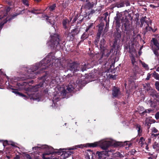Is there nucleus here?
Masks as SVG:
<instances>
[{
    "mask_svg": "<svg viewBox=\"0 0 159 159\" xmlns=\"http://www.w3.org/2000/svg\"><path fill=\"white\" fill-rule=\"evenodd\" d=\"M52 53H49L42 60L40 63H37L35 66H32L31 69L28 71V74L27 75H28L29 77H27V78H34V76L32 75H29V73H30L31 74H33V73H34V72L37 70L39 69L40 70H43L46 69L49 66H50L51 64L49 63H50L51 61L50 59L52 58Z\"/></svg>",
    "mask_w": 159,
    "mask_h": 159,
    "instance_id": "nucleus-1",
    "label": "nucleus"
},
{
    "mask_svg": "<svg viewBox=\"0 0 159 159\" xmlns=\"http://www.w3.org/2000/svg\"><path fill=\"white\" fill-rule=\"evenodd\" d=\"M44 17L45 18L50 24L52 25L50 29L52 32V31H50L49 32L50 34H51L50 37V40L48 42L47 44L51 48H55L59 44V39L58 35L57 34H54V36L52 35V34L56 30L54 27L53 26L54 25V16L49 17L48 16H45Z\"/></svg>",
    "mask_w": 159,
    "mask_h": 159,
    "instance_id": "nucleus-2",
    "label": "nucleus"
},
{
    "mask_svg": "<svg viewBox=\"0 0 159 159\" xmlns=\"http://www.w3.org/2000/svg\"><path fill=\"white\" fill-rule=\"evenodd\" d=\"M112 142L107 139L101 140L98 142L92 143H87L84 144H80L73 147L72 148H70L69 150L77 149L78 148H83L84 147H96L97 146H100L103 150H106L110 146L112 145Z\"/></svg>",
    "mask_w": 159,
    "mask_h": 159,
    "instance_id": "nucleus-3",
    "label": "nucleus"
},
{
    "mask_svg": "<svg viewBox=\"0 0 159 159\" xmlns=\"http://www.w3.org/2000/svg\"><path fill=\"white\" fill-rule=\"evenodd\" d=\"M41 149H45L47 152H45L43 154L42 158L43 159H56V158H52L51 157H49L53 152L52 150L53 148L51 147L48 146L46 145H42L41 147H33L32 149L34 150L39 151Z\"/></svg>",
    "mask_w": 159,
    "mask_h": 159,
    "instance_id": "nucleus-4",
    "label": "nucleus"
},
{
    "mask_svg": "<svg viewBox=\"0 0 159 159\" xmlns=\"http://www.w3.org/2000/svg\"><path fill=\"white\" fill-rule=\"evenodd\" d=\"M105 41L104 39L101 40L100 47L102 56L108 57L111 53V51L105 48Z\"/></svg>",
    "mask_w": 159,
    "mask_h": 159,
    "instance_id": "nucleus-5",
    "label": "nucleus"
},
{
    "mask_svg": "<svg viewBox=\"0 0 159 159\" xmlns=\"http://www.w3.org/2000/svg\"><path fill=\"white\" fill-rule=\"evenodd\" d=\"M61 149L60 150H58L57 151L54 152V149L53 148V150H52L53 152H52L50 155H52L54 153H57L58 155H61V158L65 159L68 157L69 155H71L72 153V152L69 150L60 152Z\"/></svg>",
    "mask_w": 159,
    "mask_h": 159,
    "instance_id": "nucleus-6",
    "label": "nucleus"
},
{
    "mask_svg": "<svg viewBox=\"0 0 159 159\" xmlns=\"http://www.w3.org/2000/svg\"><path fill=\"white\" fill-rule=\"evenodd\" d=\"M152 42L153 43V45L152 47V49L155 55L158 56V53L157 51L159 50V43L157 40L154 38H152Z\"/></svg>",
    "mask_w": 159,
    "mask_h": 159,
    "instance_id": "nucleus-7",
    "label": "nucleus"
},
{
    "mask_svg": "<svg viewBox=\"0 0 159 159\" xmlns=\"http://www.w3.org/2000/svg\"><path fill=\"white\" fill-rule=\"evenodd\" d=\"M132 65L134 66V67L136 70H137L138 68V60L137 58H135L134 56H132L131 54V56L130 57Z\"/></svg>",
    "mask_w": 159,
    "mask_h": 159,
    "instance_id": "nucleus-8",
    "label": "nucleus"
},
{
    "mask_svg": "<svg viewBox=\"0 0 159 159\" xmlns=\"http://www.w3.org/2000/svg\"><path fill=\"white\" fill-rule=\"evenodd\" d=\"M77 86V85L74 83L71 82L70 84L68 85L67 88V89L69 92H71L74 89H75Z\"/></svg>",
    "mask_w": 159,
    "mask_h": 159,
    "instance_id": "nucleus-9",
    "label": "nucleus"
},
{
    "mask_svg": "<svg viewBox=\"0 0 159 159\" xmlns=\"http://www.w3.org/2000/svg\"><path fill=\"white\" fill-rule=\"evenodd\" d=\"M122 14L121 13H117L116 14V17H115L116 23L117 25L120 24V21H122L123 20V17H122Z\"/></svg>",
    "mask_w": 159,
    "mask_h": 159,
    "instance_id": "nucleus-10",
    "label": "nucleus"
},
{
    "mask_svg": "<svg viewBox=\"0 0 159 159\" xmlns=\"http://www.w3.org/2000/svg\"><path fill=\"white\" fill-rule=\"evenodd\" d=\"M29 97L30 99H33L34 100H35L37 102L40 101V99L38 97L37 95L35 93L28 94Z\"/></svg>",
    "mask_w": 159,
    "mask_h": 159,
    "instance_id": "nucleus-11",
    "label": "nucleus"
},
{
    "mask_svg": "<svg viewBox=\"0 0 159 159\" xmlns=\"http://www.w3.org/2000/svg\"><path fill=\"white\" fill-rule=\"evenodd\" d=\"M139 143L141 144V146H143V148H145L146 150H148V145L145 142V139L143 137H141L140 139Z\"/></svg>",
    "mask_w": 159,
    "mask_h": 159,
    "instance_id": "nucleus-12",
    "label": "nucleus"
},
{
    "mask_svg": "<svg viewBox=\"0 0 159 159\" xmlns=\"http://www.w3.org/2000/svg\"><path fill=\"white\" fill-rule=\"evenodd\" d=\"M97 154H98L99 158L100 159H105L106 158V152L102 151L101 152H97Z\"/></svg>",
    "mask_w": 159,
    "mask_h": 159,
    "instance_id": "nucleus-13",
    "label": "nucleus"
},
{
    "mask_svg": "<svg viewBox=\"0 0 159 159\" xmlns=\"http://www.w3.org/2000/svg\"><path fill=\"white\" fill-rule=\"evenodd\" d=\"M97 2H88L84 6V7L85 8L89 9L90 8L93 7L94 5H95Z\"/></svg>",
    "mask_w": 159,
    "mask_h": 159,
    "instance_id": "nucleus-14",
    "label": "nucleus"
},
{
    "mask_svg": "<svg viewBox=\"0 0 159 159\" xmlns=\"http://www.w3.org/2000/svg\"><path fill=\"white\" fill-rule=\"evenodd\" d=\"M120 94L119 89L116 88H114L112 91V95L114 97H118Z\"/></svg>",
    "mask_w": 159,
    "mask_h": 159,
    "instance_id": "nucleus-15",
    "label": "nucleus"
},
{
    "mask_svg": "<svg viewBox=\"0 0 159 159\" xmlns=\"http://www.w3.org/2000/svg\"><path fill=\"white\" fill-rule=\"evenodd\" d=\"M59 100V98L57 96H54L53 98L52 99V101L53 102V103L54 104V105H52V106L53 107H54V108L56 107V104H55V103L58 101Z\"/></svg>",
    "mask_w": 159,
    "mask_h": 159,
    "instance_id": "nucleus-16",
    "label": "nucleus"
},
{
    "mask_svg": "<svg viewBox=\"0 0 159 159\" xmlns=\"http://www.w3.org/2000/svg\"><path fill=\"white\" fill-rule=\"evenodd\" d=\"M69 20L67 19H64L62 22L63 26L65 29H66L68 26L69 23Z\"/></svg>",
    "mask_w": 159,
    "mask_h": 159,
    "instance_id": "nucleus-17",
    "label": "nucleus"
},
{
    "mask_svg": "<svg viewBox=\"0 0 159 159\" xmlns=\"http://www.w3.org/2000/svg\"><path fill=\"white\" fill-rule=\"evenodd\" d=\"M12 92L14 93L16 95H18L19 96H20L24 98L25 99H26L28 98L25 95L20 93H19V92H17L16 90H14L12 91Z\"/></svg>",
    "mask_w": 159,
    "mask_h": 159,
    "instance_id": "nucleus-18",
    "label": "nucleus"
},
{
    "mask_svg": "<svg viewBox=\"0 0 159 159\" xmlns=\"http://www.w3.org/2000/svg\"><path fill=\"white\" fill-rule=\"evenodd\" d=\"M146 29L147 31H152L153 32H155L157 30V28L154 27V29H153L151 27L149 26L148 25V26L146 27Z\"/></svg>",
    "mask_w": 159,
    "mask_h": 159,
    "instance_id": "nucleus-19",
    "label": "nucleus"
},
{
    "mask_svg": "<svg viewBox=\"0 0 159 159\" xmlns=\"http://www.w3.org/2000/svg\"><path fill=\"white\" fill-rule=\"evenodd\" d=\"M136 129L138 131V134L139 135H141V133L142 132V130L141 129L140 126L139 125H137L136 126Z\"/></svg>",
    "mask_w": 159,
    "mask_h": 159,
    "instance_id": "nucleus-20",
    "label": "nucleus"
},
{
    "mask_svg": "<svg viewBox=\"0 0 159 159\" xmlns=\"http://www.w3.org/2000/svg\"><path fill=\"white\" fill-rule=\"evenodd\" d=\"M103 28V26L102 25H100L99 26V28L98 30V33L97 34V36L99 38L101 34V31L102 30Z\"/></svg>",
    "mask_w": 159,
    "mask_h": 159,
    "instance_id": "nucleus-21",
    "label": "nucleus"
},
{
    "mask_svg": "<svg viewBox=\"0 0 159 159\" xmlns=\"http://www.w3.org/2000/svg\"><path fill=\"white\" fill-rule=\"evenodd\" d=\"M7 144H11L12 146L15 147V143L13 142H8L7 141L5 140L3 143V145L4 146H6V145Z\"/></svg>",
    "mask_w": 159,
    "mask_h": 159,
    "instance_id": "nucleus-22",
    "label": "nucleus"
},
{
    "mask_svg": "<svg viewBox=\"0 0 159 159\" xmlns=\"http://www.w3.org/2000/svg\"><path fill=\"white\" fill-rule=\"evenodd\" d=\"M71 66H72L71 70L73 71V73L76 72L77 70L76 69H75V68H76L77 66L76 65L72 64L71 65Z\"/></svg>",
    "mask_w": 159,
    "mask_h": 159,
    "instance_id": "nucleus-23",
    "label": "nucleus"
},
{
    "mask_svg": "<svg viewBox=\"0 0 159 159\" xmlns=\"http://www.w3.org/2000/svg\"><path fill=\"white\" fill-rule=\"evenodd\" d=\"M59 90V92H61V94L65 95L66 94V91L63 88H60V90Z\"/></svg>",
    "mask_w": 159,
    "mask_h": 159,
    "instance_id": "nucleus-24",
    "label": "nucleus"
},
{
    "mask_svg": "<svg viewBox=\"0 0 159 159\" xmlns=\"http://www.w3.org/2000/svg\"><path fill=\"white\" fill-rule=\"evenodd\" d=\"M137 86H138L137 85H136L134 82L131 83V84L129 85V87H130L131 89H136Z\"/></svg>",
    "mask_w": 159,
    "mask_h": 159,
    "instance_id": "nucleus-25",
    "label": "nucleus"
},
{
    "mask_svg": "<svg viewBox=\"0 0 159 159\" xmlns=\"http://www.w3.org/2000/svg\"><path fill=\"white\" fill-rule=\"evenodd\" d=\"M144 89L146 90H148L150 89V85L149 84H143Z\"/></svg>",
    "mask_w": 159,
    "mask_h": 159,
    "instance_id": "nucleus-26",
    "label": "nucleus"
},
{
    "mask_svg": "<svg viewBox=\"0 0 159 159\" xmlns=\"http://www.w3.org/2000/svg\"><path fill=\"white\" fill-rule=\"evenodd\" d=\"M90 67H88V66L87 67V66L86 64H84V65L82 66L81 67V70L82 71H84L86 70V69H88Z\"/></svg>",
    "mask_w": 159,
    "mask_h": 159,
    "instance_id": "nucleus-27",
    "label": "nucleus"
},
{
    "mask_svg": "<svg viewBox=\"0 0 159 159\" xmlns=\"http://www.w3.org/2000/svg\"><path fill=\"white\" fill-rule=\"evenodd\" d=\"M139 62L141 63L143 66L144 67L146 70H148L149 69V68L148 65L143 62H141L140 61H139Z\"/></svg>",
    "mask_w": 159,
    "mask_h": 159,
    "instance_id": "nucleus-28",
    "label": "nucleus"
},
{
    "mask_svg": "<svg viewBox=\"0 0 159 159\" xmlns=\"http://www.w3.org/2000/svg\"><path fill=\"white\" fill-rule=\"evenodd\" d=\"M116 7L118 8H120L123 7L124 6V4L123 2H120L117 3L116 5Z\"/></svg>",
    "mask_w": 159,
    "mask_h": 159,
    "instance_id": "nucleus-29",
    "label": "nucleus"
},
{
    "mask_svg": "<svg viewBox=\"0 0 159 159\" xmlns=\"http://www.w3.org/2000/svg\"><path fill=\"white\" fill-rule=\"evenodd\" d=\"M153 148L156 149V150H158L159 149V146L158 144L155 143L153 145Z\"/></svg>",
    "mask_w": 159,
    "mask_h": 159,
    "instance_id": "nucleus-30",
    "label": "nucleus"
},
{
    "mask_svg": "<svg viewBox=\"0 0 159 159\" xmlns=\"http://www.w3.org/2000/svg\"><path fill=\"white\" fill-rule=\"evenodd\" d=\"M56 7L55 4H53L51 6L49 7V9L50 11H52L54 10Z\"/></svg>",
    "mask_w": 159,
    "mask_h": 159,
    "instance_id": "nucleus-31",
    "label": "nucleus"
},
{
    "mask_svg": "<svg viewBox=\"0 0 159 159\" xmlns=\"http://www.w3.org/2000/svg\"><path fill=\"white\" fill-rule=\"evenodd\" d=\"M153 75H154V78L156 79V80H159V76L158 75V74L156 72H155L153 73Z\"/></svg>",
    "mask_w": 159,
    "mask_h": 159,
    "instance_id": "nucleus-32",
    "label": "nucleus"
},
{
    "mask_svg": "<svg viewBox=\"0 0 159 159\" xmlns=\"http://www.w3.org/2000/svg\"><path fill=\"white\" fill-rule=\"evenodd\" d=\"M52 59H50L51 61L50 62V63L51 64V65L50 66H51V65H52V64H53V62H54V60H55V57L53 56V54L52 53Z\"/></svg>",
    "mask_w": 159,
    "mask_h": 159,
    "instance_id": "nucleus-33",
    "label": "nucleus"
},
{
    "mask_svg": "<svg viewBox=\"0 0 159 159\" xmlns=\"http://www.w3.org/2000/svg\"><path fill=\"white\" fill-rule=\"evenodd\" d=\"M23 3L27 6H29L28 0H22Z\"/></svg>",
    "mask_w": 159,
    "mask_h": 159,
    "instance_id": "nucleus-34",
    "label": "nucleus"
},
{
    "mask_svg": "<svg viewBox=\"0 0 159 159\" xmlns=\"http://www.w3.org/2000/svg\"><path fill=\"white\" fill-rule=\"evenodd\" d=\"M155 85L156 89L159 91V82L157 81L155 83Z\"/></svg>",
    "mask_w": 159,
    "mask_h": 159,
    "instance_id": "nucleus-35",
    "label": "nucleus"
},
{
    "mask_svg": "<svg viewBox=\"0 0 159 159\" xmlns=\"http://www.w3.org/2000/svg\"><path fill=\"white\" fill-rule=\"evenodd\" d=\"M146 18V16H144V17H143L141 19V24H143L144 22L145 21V22L147 23V21H145V19Z\"/></svg>",
    "mask_w": 159,
    "mask_h": 159,
    "instance_id": "nucleus-36",
    "label": "nucleus"
},
{
    "mask_svg": "<svg viewBox=\"0 0 159 159\" xmlns=\"http://www.w3.org/2000/svg\"><path fill=\"white\" fill-rule=\"evenodd\" d=\"M92 26L93 23H90L88 27L87 28L86 30V32H87L89 30V29L92 27Z\"/></svg>",
    "mask_w": 159,
    "mask_h": 159,
    "instance_id": "nucleus-37",
    "label": "nucleus"
},
{
    "mask_svg": "<svg viewBox=\"0 0 159 159\" xmlns=\"http://www.w3.org/2000/svg\"><path fill=\"white\" fill-rule=\"evenodd\" d=\"M57 82L55 80H52L50 82V85H51L52 84H55Z\"/></svg>",
    "mask_w": 159,
    "mask_h": 159,
    "instance_id": "nucleus-38",
    "label": "nucleus"
},
{
    "mask_svg": "<svg viewBox=\"0 0 159 159\" xmlns=\"http://www.w3.org/2000/svg\"><path fill=\"white\" fill-rule=\"evenodd\" d=\"M155 118L157 119H159V112H157L155 115Z\"/></svg>",
    "mask_w": 159,
    "mask_h": 159,
    "instance_id": "nucleus-39",
    "label": "nucleus"
},
{
    "mask_svg": "<svg viewBox=\"0 0 159 159\" xmlns=\"http://www.w3.org/2000/svg\"><path fill=\"white\" fill-rule=\"evenodd\" d=\"M152 110H150V109H147L144 112H143V114H144V113L145 112H147V113H150Z\"/></svg>",
    "mask_w": 159,
    "mask_h": 159,
    "instance_id": "nucleus-40",
    "label": "nucleus"
},
{
    "mask_svg": "<svg viewBox=\"0 0 159 159\" xmlns=\"http://www.w3.org/2000/svg\"><path fill=\"white\" fill-rule=\"evenodd\" d=\"M25 157L26 158V159H30L31 158L30 155L28 154H26Z\"/></svg>",
    "mask_w": 159,
    "mask_h": 159,
    "instance_id": "nucleus-41",
    "label": "nucleus"
},
{
    "mask_svg": "<svg viewBox=\"0 0 159 159\" xmlns=\"http://www.w3.org/2000/svg\"><path fill=\"white\" fill-rule=\"evenodd\" d=\"M151 75L150 73H148L147 75V77L146 78V80H149L150 78Z\"/></svg>",
    "mask_w": 159,
    "mask_h": 159,
    "instance_id": "nucleus-42",
    "label": "nucleus"
},
{
    "mask_svg": "<svg viewBox=\"0 0 159 159\" xmlns=\"http://www.w3.org/2000/svg\"><path fill=\"white\" fill-rule=\"evenodd\" d=\"M152 137H157V136L158 137L159 136V134H152Z\"/></svg>",
    "mask_w": 159,
    "mask_h": 159,
    "instance_id": "nucleus-43",
    "label": "nucleus"
},
{
    "mask_svg": "<svg viewBox=\"0 0 159 159\" xmlns=\"http://www.w3.org/2000/svg\"><path fill=\"white\" fill-rule=\"evenodd\" d=\"M152 132L155 133L157 132V130L155 128H153L152 129Z\"/></svg>",
    "mask_w": 159,
    "mask_h": 159,
    "instance_id": "nucleus-44",
    "label": "nucleus"
},
{
    "mask_svg": "<svg viewBox=\"0 0 159 159\" xmlns=\"http://www.w3.org/2000/svg\"><path fill=\"white\" fill-rule=\"evenodd\" d=\"M87 37V36H86L85 35V33H84L83 35H82L81 37V39H84V38H86Z\"/></svg>",
    "mask_w": 159,
    "mask_h": 159,
    "instance_id": "nucleus-45",
    "label": "nucleus"
},
{
    "mask_svg": "<svg viewBox=\"0 0 159 159\" xmlns=\"http://www.w3.org/2000/svg\"><path fill=\"white\" fill-rule=\"evenodd\" d=\"M149 6L150 7H152L153 8H155L157 7V6H154L152 4H151L149 5Z\"/></svg>",
    "mask_w": 159,
    "mask_h": 159,
    "instance_id": "nucleus-46",
    "label": "nucleus"
},
{
    "mask_svg": "<svg viewBox=\"0 0 159 159\" xmlns=\"http://www.w3.org/2000/svg\"><path fill=\"white\" fill-rule=\"evenodd\" d=\"M4 14V12H1L0 13V19L2 18L3 17V16H2V15Z\"/></svg>",
    "mask_w": 159,
    "mask_h": 159,
    "instance_id": "nucleus-47",
    "label": "nucleus"
},
{
    "mask_svg": "<svg viewBox=\"0 0 159 159\" xmlns=\"http://www.w3.org/2000/svg\"><path fill=\"white\" fill-rule=\"evenodd\" d=\"M37 11V10L34 9V10H32V11H31L30 12H31V13H34V14H35L36 13H35V11Z\"/></svg>",
    "mask_w": 159,
    "mask_h": 159,
    "instance_id": "nucleus-48",
    "label": "nucleus"
},
{
    "mask_svg": "<svg viewBox=\"0 0 159 159\" xmlns=\"http://www.w3.org/2000/svg\"><path fill=\"white\" fill-rule=\"evenodd\" d=\"M116 76L115 75H111V78H112L113 80H114L116 79Z\"/></svg>",
    "mask_w": 159,
    "mask_h": 159,
    "instance_id": "nucleus-49",
    "label": "nucleus"
},
{
    "mask_svg": "<svg viewBox=\"0 0 159 159\" xmlns=\"http://www.w3.org/2000/svg\"><path fill=\"white\" fill-rule=\"evenodd\" d=\"M14 159H20V157L18 155H16Z\"/></svg>",
    "mask_w": 159,
    "mask_h": 159,
    "instance_id": "nucleus-50",
    "label": "nucleus"
},
{
    "mask_svg": "<svg viewBox=\"0 0 159 159\" xmlns=\"http://www.w3.org/2000/svg\"><path fill=\"white\" fill-rule=\"evenodd\" d=\"M128 142H125V143H126V145H129V147L130 145H131V144L130 143H129V142H128V143H127Z\"/></svg>",
    "mask_w": 159,
    "mask_h": 159,
    "instance_id": "nucleus-51",
    "label": "nucleus"
},
{
    "mask_svg": "<svg viewBox=\"0 0 159 159\" xmlns=\"http://www.w3.org/2000/svg\"><path fill=\"white\" fill-rule=\"evenodd\" d=\"M95 12V11L94 10H92L90 12V14H93Z\"/></svg>",
    "mask_w": 159,
    "mask_h": 159,
    "instance_id": "nucleus-52",
    "label": "nucleus"
},
{
    "mask_svg": "<svg viewBox=\"0 0 159 159\" xmlns=\"http://www.w3.org/2000/svg\"><path fill=\"white\" fill-rule=\"evenodd\" d=\"M151 106L152 107H154L155 106V105H153L152 104H152L151 105Z\"/></svg>",
    "mask_w": 159,
    "mask_h": 159,
    "instance_id": "nucleus-53",
    "label": "nucleus"
},
{
    "mask_svg": "<svg viewBox=\"0 0 159 159\" xmlns=\"http://www.w3.org/2000/svg\"><path fill=\"white\" fill-rule=\"evenodd\" d=\"M10 10V8H9V7L8 8L7 10V11H9Z\"/></svg>",
    "mask_w": 159,
    "mask_h": 159,
    "instance_id": "nucleus-54",
    "label": "nucleus"
},
{
    "mask_svg": "<svg viewBox=\"0 0 159 159\" xmlns=\"http://www.w3.org/2000/svg\"><path fill=\"white\" fill-rule=\"evenodd\" d=\"M148 142L149 143H150L151 142V139H148Z\"/></svg>",
    "mask_w": 159,
    "mask_h": 159,
    "instance_id": "nucleus-55",
    "label": "nucleus"
},
{
    "mask_svg": "<svg viewBox=\"0 0 159 159\" xmlns=\"http://www.w3.org/2000/svg\"><path fill=\"white\" fill-rule=\"evenodd\" d=\"M157 6V7H159V2L157 3V6Z\"/></svg>",
    "mask_w": 159,
    "mask_h": 159,
    "instance_id": "nucleus-56",
    "label": "nucleus"
},
{
    "mask_svg": "<svg viewBox=\"0 0 159 159\" xmlns=\"http://www.w3.org/2000/svg\"><path fill=\"white\" fill-rule=\"evenodd\" d=\"M148 159H153V158L151 157H149Z\"/></svg>",
    "mask_w": 159,
    "mask_h": 159,
    "instance_id": "nucleus-57",
    "label": "nucleus"
},
{
    "mask_svg": "<svg viewBox=\"0 0 159 159\" xmlns=\"http://www.w3.org/2000/svg\"><path fill=\"white\" fill-rule=\"evenodd\" d=\"M7 13H6V14H4V15H3V16H7Z\"/></svg>",
    "mask_w": 159,
    "mask_h": 159,
    "instance_id": "nucleus-58",
    "label": "nucleus"
},
{
    "mask_svg": "<svg viewBox=\"0 0 159 159\" xmlns=\"http://www.w3.org/2000/svg\"><path fill=\"white\" fill-rule=\"evenodd\" d=\"M95 44H97V41H95Z\"/></svg>",
    "mask_w": 159,
    "mask_h": 159,
    "instance_id": "nucleus-59",
    "label": "nucleus"
},
{
    "mask_svg": "<svg viewBox=\"0 0 159 159\" xmlns=\"http://www.w3.org/2000/svg\"><path fill=\"white\" fill-rule=\"evenodd\" d=\"M158 63H159V64H158V65L157 66H158V67H157L158 69H159V62H158Z\"/></svg>",
    "mask_w": 159,
    "mask_h": 159,
    "instance_id": "nucleus-60",
    "label": "nucleus"
},
{
    "mask_svg": "<svg viewBox=\"0 0 159 159\" xmlns=\"http://www.w3.org/2000/svg\"><path fill=\"white\" fill-rule=\"evenodd\" d=\"M145 124H146L148 125H149V123L147 124V122H146Z\"/></svg>",
    "mask_w": 159,
    "mask_h": 159,
    "instance_id": "nucleus-61",
    "label": "nucleus"
},
{
    "mask_svg": "<svg viewBox=\"0 0 159 159\" xmlns=\"http://www.w3.org/2000/svg\"><path fill=\"white\" fill-rule=\"evenodd\" d=\"M40 0H35V1L37 2H39L40 1Z\"/></svg>",
    "mask_w": 159,
    "mask_h": 159,
    "instance_id": "nucleus-62",
    "label": "nucleus"
},
{
    "mask_svg": "<svg viewBox=\"0 0 159 159\" xmlns=\"http://www.w3.org/2000/svg\"><path fill=\"white\" fill-rule=\"evenodd\" d=\"M149 22H150V23H151V20H149Z\"/></svg>",
    "mask_w": 159,
    "mask_h": 159,
    "instance_id": "nucleus-63",
    "label": "nucleus"
},
{
    "mask_svg": "<svg viewBox=\"0 0 159 159\" xmlns=\"http://www.w3.org/2000/svg\"><path fill=\"white\" fill-rule=\"evenodd\" d=\"M157 71H159V70H158V69H157L156 70Z\"/></svg>",
    "mask_w": 159,
    "mask_h": 159,
    "instance_id": "nucleus-64",
    "label": "nucleus"
}]
</instances>
